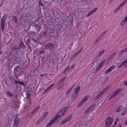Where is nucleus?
<instances>
[{"label":"nucleus","mask_w":127,"mask_h":127,"mask_svg":"<svg viewBox=\"0 0 127 127\" xmlns=\"http://www.w3.org/2000/svg\"><path fill=\"white\" fill-rule=\"evenodd\" d=\"M69 108L68 106H66L60 111L56 115L52 118L49 122L47 124L45 127H49L52 126L54 123L58 122L63 117L66 111Z\"/></svg>","instance_id":"nucleus-1"},{"label":"nucleus","mask_w":127,"mask_h":127,"mask_svg":"<svg viewBox=\"0 0 127 127\" xmlns=\"http://www.w3.org/2000/svg\"><path fill=\"white\" fill-rule=\"evenodd\" d=\"M109 86H108L105 88L97 95L96 97L95 98L94 100H96L98 99L107 91V89L109 88Z\"/></svg>","instance_id":"nucleus-2"},{"label":"nucleus","mask_w":127,"mask_h":127,"mask_svg":"<svg viewBox=\"0 0 127 127\" xmlns=\"http://www.w3.org/2000/svg\"><path fill=\"white\" fill-rule=\"evenodd\" d=\"M6 17V15H4L2 18L1 23V30L3 31L5 24V21Z\"/></svg>","instance_id":"nucleus-3"},{"label":"nucleus","mask_w":127,"mask_h":127,"mask_svg":"<svg viewBox=\"0 0 127 127\" xmlns=\"http://www.w3.org/2000/svg\"><path fill=\"white\" fill-rule=\"evenodd\" d=\"M122 90V89L119 88L117 89L110 96L109 98V99H112L114 96L118 95L121 92Z\"/></svg>","instance_id":"nucleus-4"},{"label":"nucleus","mask_w":127,"mask_h":127,"mask_svg":"<svg viewBox=\"0 0 127 127\" xmlns=\"http://www.w3.org/2000/svg\"><path fill=\"white\" fill-rule=\"evenodd\" d=\"M112 118L110 117H108L105 122V126L108 127L112 124Z\"/></svg>","instance_id":"nucleus-5"},{"label":"nucleus","mask_w":127,"mask_h":127,"mask_svg":"<svg viewBox=\"0 0 127 127\" xmlns=\"http://www.w3.org/2000/svg\"><path fill=\"white\" fill-rule=\"evenodd\" d=\"M73 116V114H71L67 118L65 119L62 121L60 124V125H62L64 124L67 123L68 121H69L71 118Z\"/></svg>","instance_id":"nucleus-6"},{"label":"nucleus","mask_w":127,"mask_h":127,"mask_svg":"<svg viewBox=\"0 0 127 127\" xmlns=\"http://www.w3.org/2000/svg\"><path fill=\"white\" fill-rule=\"evenodd\" d=\"M106 33V31L103 32L100 35H99L97 39L96 40V41L94 42V44H95L97 42H99L100 40L104 36Z\"/></svg>","instance_id":"nucleus-7"},{"label":"nucleus","mask_w":127,"mask_h":127,"mask_svg":"<svg viewBox=\"0 0 127 127\" xmlns=\"http://www.w3.org/2000/svg\"><path fill=\"white\" fill-rule=\"evenodd\" d=\"M19 118L17 117L15 119L13 126L14 127H15L18 126L19 124Z\"/></svg>","instance_id":"nucleus-8"},{"label":"nucleus","mask_w":127,"mask_h":127,"mask_svg":"<svg viewBox=\"0 0 127 127\" xmlns=\"http://www.w3.org/2000/svg\"><path fill=\"white\" fill-rule=\"evenodd\" d=\"M54 47L53 44L52 43H49L46 44L44 46V48L47 49L48 48H50L51 49L53 48Z\"/></svg>","instance_id":"nucleus-9"},{"label":"nucleus","mask_w":127,"mask_h":127,"mask_svg":"<svg viewBox=\"0 0 127 127\" xmlns=\"http://www.w3.org/2000/svg\"><path fill=\"white\" fill-rule=\"evenodd\" d=\"M116 54V52H115L112 54L108 58L106 62L107 63L109 62L115 56Z\"/></svg>","instance_id":"nucleus-10"},{"label":"nucleus","mask_w":127,"mask_h":127,"mask_svg":"<svg viewBox=\"0 0 127 127\" xmlns=\"http://www.w3.org/2000/svg\"><path fill=\"white\" fill-rule=\"evenodd\" d=\"M34 26L36 28L37 32L40 31V29L41 28V27L40 25H39L36 24H35L34 25Z\"/></svg>","instance_id":"nucleus-11"},{"label":"nucleus","mask_w":127,"mask_h":127,"mask_svg":"<svg viewBox=\"0 0 127 127\" xmlns=\"http://www.w3.org/2000/svg\"><path fill=\"white\" fill-rule=\"evenodd\" d=\"M82 50L83 48L82 49L79 50L76 53L74 54L72 56V58H73L74 57H77V56L82 51Z\"/></svg>","instance_id":"nucleus-12"},{"label":"nucleus","mask_w":127,"mask_h":127,"mask_svg":"<svg viewBox=\"0 0 127 127\" xmlns=\"http://www.w3.org/2000/svg\"><path fill=\"white\" fill-rule=\"evenodd\" d=\"M115 67L114 65H112L110 67L105 70V73H107L110 72Z\"/></svg>","instance_id":"nucleus-13"},{"label":"nucleus","mask_w":127,"mask_h":127,"mask_svg":"<svg viewBox=\"0 0 127 127\" xmlns=\"http://www.w3.org/2000/svg\"><path fill=\"white\" fill-rule=\"evenodd\" d=\"M21 24L27 27V26H28L29 22L28 20H25V19H24V20L21 22Z\"/></svg>","instance_id":"nucleus-14"},{"label":"nucleus","mask_w":127,"mask_h":127,"mask_svg":"<svg viewBox=\"0 0 127 127\" xmlns=\"http://www.w3.org/2000/svg\"><path fill=\"white\" fill-rule=\"evenodd\" d=\"M127 22V15L126 16V17L124 18L123 21L122 22L121 25L122 26L124 25Z\"/></svg>","instance_id":"nucleus-15"},{"label":"nucleus","mask_w":127,"mask_h":127,"mask_svg":"<svg viewBox=\"0 0 127 127\" xmlns=\"http://www.w3.org/2000/svg\"><path fill=\"white\" fill-rule=\"evenodd\" d=\"M80 87L79 86H77L75 89L74 90L75 93H76L77 94V93L80 90Z\"/></svg>","instance_id":"nucleus-16"},{"label":"nucleus","mask_w":127,"mask_h":127,"mask_svg":"<svg viewBox=\"0 0 127 127\" xmlns=\"http://www.w3.org/2000/svg\"><path fill=\"white\" fill-rule=\"evenodd\" d=\"M48 113V112H46L44 113L43 115L42 116V117H41V118L43 120L46 116Z\"/></svg>","instance_id":"nucleus-17"},{"label":"nucleus","mask_w":127,"mask_h":127,"mask_svg":"<svg viewBox=\"0 0 127 127\" xmlns=\"http://www.w3.org/2000/svg\"><path fill=\"white\" fill-rule=\"evenodd\" d=\"M70 66H68L65 69L64 72L66 73L70 71Z\"/></svg>","instance_id":"nucleus-18"},{"label":"nucleus","mask_w":127,"mask_h":127,"mask_svg":"<svg viewBox=\"0 0 127 127\" xmlns=\"http://www.w3.org/2000/svg\"><path fill=\"white\" fill-rule=\"evenodd\" d=\"M126 63L125 61H123L122 62V63L121 64L118 66V67H121L122 66L124 65Z\"/></svg>","instance_id":"nucleus-19"},{"label":"nucleus","mask_w":127,"mask_h":127,"mask_svg":"<svg viewBox=\"0 0 127 127\" xmlns=\"http://www.w3.org/2000/svg\"><path fill=\"white\" fill-rule=\"evenodd\" d=\"M122 107L120 105L119 106L116 110V112H120L122 110Z\"/></svg>","instance_id":"nucleus-20"},{"label":"nucleus","mask_w":127,"mask_h":127,"mask_svg":"<svg viewBox=\"0 0 127 127\" xmlns=\"http://www.w3.org/2000/svg\"><path fill=\"white\" fill-rule=\"evenodd\" d=\"M6 92L9 96L11 97L13 96V95L11 92L9 91H7Z\"/></svg>","instance_id":"nucleus-21"},{"label":"nucleus","mask_w":127,"mask_h":127,"mask_svg":"<svg viewBox=\"0 0 127 127\" xmlns=\"http://www.w3.org/2000/svg\"><path fill=\"white\" fill-rule=\"evenodd\" d=\"M21 73V72L20 71H19L17 70L15 71V75L17 77L18 75H19Z\"/></svg>","instance_id":"nucleus-22"},{"label":"nucleus","mask_w":127,"mask_h":127,"mask_svg":"<svg viewBox=\"0 0 127 127\" xmlns=\"http://www.w3.org/2000/svg\"><path fill=\"white\" fill-rule=\"evenodd\" d=\"M105 51V50H103L101 51H100L99 53V54H98V55L99 58H100V57L101 56L102 54Z\"/></svg>","instance_id":"nucleus-23"},{"label":"nucleus","mask_w":127,"mask_h":127,"mask_svg":"<svg viewBox=\"0 0 127 127\" xmlns=\"http://www.w3.org/2000/svg\"><path fill=\"white\" fill-rule=\"evenodd\" d=\"M95 104H94L90 106L89 107V109H90V110L92 111V110L94 108H95Z\"/></svg>","instance_id":"nucleus-24"},{"label":"nucleus","mask_w":127,"mask_h":127,"mask_svg":"<svg viewBox=\"0 0 127 127\" xmlns=\"http://www.w3.org/2000/svg\"><path fill=\"white\" fill-rule=\"evenodd\" d=\"M89 98V96L88 95H87L83 99V100L85 101L87 100Z\"/></svg>","instance_id":"nucleus-25"},{"label":"nucleus","mask_w":127,"mask_h":127,"mask_svg":"<svg viewBox=\"0 0 127 127\" xmlns=\"http://www.w3.org/2000/svg\"><path fill=\"white\" fill-rule=\"evenodd\" d=\"M85 102L83 100H82L79 103L78 105V107H79L81 106L83 103Z\"/></svg>","instance_id":"nucleus-26"},{"label":"nucleus","mask_w":127,"mask_h":127,"mask_svg":"<svg viewBox=\"0 0 127 127\" xmlns=\"http://www.w3.org/2000/svg\"><path fill=\"white\" fill-rule=\"evenodd\" d=\"M85 102L83 100H82L79 103L78 105V107H79L81 106L83 103Z\"/></svg>","instance_id":"nucleus-27"},{"label":"nucleus","mask_w":127,"mask_h":127,"mask_svg":"<svg viewBox=\"0 0 127 127\" xmlns=\"http://www.w3.org/2000/svg\"><path fill=\"white\" fill-rule=\"evenodd\" d=\"M85 102L83 100H82L79 103L78 105V107H79L81 106L83 103Z\"/></svg>","instance_id":"nucleus-28"},{"label":"nucleus","mask_w":127,"mask_h":127,"mask_svg":"<svg viewBox=\"0 0 127 127\" xmlns=\"http://www.w3.org/2000/svg\"><path fill=\"white\" fill-rule=\"evenodd\" d=\"M46 74H44L41 75H40V76L41 79H45V77H46Z\"/></svg>","instance_id":"nucleus-29"},{"label":"nucleus","mask_w":127,"mask_h":127,"mask_svg":"<svg viewBox=\"0 0 127 127\" xmlns=\"http://www.w3.org/2000/svg\"><path fill=\"white\" fill-rule=\"evenodd\" d=\"M105 60H104L103 61L99 64V66L101 68V67L102 66L103 64L105 62Z\"/></svg>","instance_id":"nucleus-30"},{"label":"nucleus","mask_w":127,"mask_h":127,"mask_svg":"<svg viewBox=\"0 0 127 127\" xmlns=\"http://www.w3.org/2000/svg\"><path fill=\"white\" fill-rule=\"evenodd\" d=\"M97 8H95L93 9L92 10L90 11V12L92 14L94 12H95L97 10Z\"/></svg>","instance_id":"nucleus-31"},{"label":"nucleus","mask_w":127,"mask_h":127,"mask_svg":"<svg viewBox=\"0 0 127 127\" xmlns=\"http://www.w3.org/2000/svg\"><path fill=\"white\" fill-rule=\"evenodd\" d=\"M97 8H95L93 9L92 10L90 11V12L92 14L94 12H95L97 10Z\"/></svg>","instance_id":"nucleus-32"},{"label":"nucleus","mask_w":127,"mask_h":127,"mask_svg":"<svg viewBox=\"0 0 127 127\" xmlns=\"http://www.w3.org/2000/svg\"><path fill=\"white\" fill-rule=\"evenodd\" d=\"M97 8H95L93 9L92 10L90 11V12L92 14L94 12H95L97 10Z\"/></svg>","instance_id":"nucleus-33"},{"label":"nucleus","mask_w":127,"mask_h":127,"mask_svg":"<svg viewBox=\"0 0 127 127\" xmlns=\"http://www.w3.org/2000/svg\"><path fill=\"white\" fill-rule=\"evenodd\" d=\"M120 8L118 6L117 8H116L113 11V12L114 13H115L117 12L120 9Z\"/></svg>","instance_id":"nucleus-34"},{"label":"nucleus","mask_w":127,"mask_h":127,"mask_svg":"<svg viewBox=\"0 0 127 127\" xmlns=\"http://www.w3.org/2000/svg\"><path fill=\"white\" fill-rule=\"evenodd\" d=\"M33 88L32 87H29L28 88V89L27 90V91L30 92L32 91L33 90Z\"/></svg>","instance_id":"nucleus-35"},{"label":"nucleus","mask_w":127,"mask_h":127,"mask_svg":"<svg viewBox=\"0 0 127 127\" xmlns=\"http://www.w3.org/2000/svg\"><path fill=\"white\" fill-rule=\"evenodd\" d=\"M99 58L98 55H97V56H95V58L93 61L94 62H95L97 60H98Z\"/></svg>","instance_id":"nucleus-36"},{"label":"nucleus","mask_w":127,"mask_h":127,"mask_svg":"<svg viewBox=\"0 0 127 127\" xmlns=\"http://www.w3.org/2000/svg\"><path fill=\"white\" fill-rule=\"evenodd\" d=\"M126 50H125V49H124L122 50L121 51L120 54H123L124 53L126 52Z\"/></svg>","instance_id":"nucleus-37"},{"label":"nucleus","mask_w":127,"mask_h":127,"mask_svg":"<svg viewBox=\"0 0 127 127\" xmlns=\"http://www.w3.org/2000/svg\"><path fill=\"white\" fill-rule=\"evenodd\" d=\"M91 111V110H90V109H89V108L86 110L85 111V113L86 114Z\"/></svg>","instance_id":"nucleus-38"},{"label":"nucleus","mask_w":127,"mask_h":127,"mask_svg":"<svg viewBox=\"0 0 127 127\" xmlns=\"http://www.w3.org/2000/svg\"><path fill=\"white\" fill-rule=\"evenodd\" d=\"M13 17V19H14V21L16 23H17V18L15 17Z\"/></svg>","instance_id":"nucleus-39"},{"label":"nucleus","mask_w":127,"mask_h":127,"mask_svg":"<svg viewBox=\"0 0 127 127\" xmlns=\"http://www.w3.org/2000/svg\"><path fill=\"white\" fill-rule=\"evenodd\" d=\"M26 95L27 96V98H30V93H27Z\"/></svg>","instance_id":"nucleus-40"},{"label":"nucleus","mask_w":127,"mask_h":127,"mask_svg":"<svg viewBox=\"0 0 127 127\" xmlns=\"http://www.w3.org/2000/svg\"><path fill=\"white\" fill-rule=\"evenodd\" d=\"M101 67L98 65V66H97L96 68L95 69V71H98V70H99Z\"/></svg>","instance_id":"nucleus-41"},{"label":"nucleus","mask_w":127,"mask_h":127,"mask_svg":"<svg viewBox=\"0 0 127 127\" xmlns=\"http://www.w3.org/2000/svg\"><path fill=\"white\" fill-rule=\"evenodd\" d=\"M26 98L27 99L28 103H29L30 104L31 103V99L30 98Z\"/></svg>","instance_id":"nucleus-42"},{"label":"nucleus","mask_w":127,"mask_h":127,"mask_svg":"<svg viewBox=\"0 0 127 127\" xmlns=\"http://www.w3.org/2000/svg\"><path fill=\"white\" fill-rule=\"evenodd\" d=\"M126 114V111H123V112L121 113L122 116H123Z\"/></svg>","instance_id":"nucleus-43"},{"label":"nucleus","mask_w":127,"mask_h":127,"mask_svg":"<svg viewBox=\"0 0 127 127\" xmlns=\"http://www.w3.org/2000/svg\"><path fill=\"white\" fill-rule=\"evenodd\" d=\"M43 120L40 118L37 122V124H39Z\"/></svg>","instance_id":"nucleus-44"},{"label":"nucleus","mask_w":127,"mask_h":127,"mask_svg":"<svg viewBox=\"0 0 127 127\" xmlns=\"http://www.w3.org/2000/svg\"><path fill=\"white\" fill-rule=\"evenodd\" d=\"M66 79V78L64 77L63 78H62L61 80H60L62 82H63Z\"/></svg>","instance_id":"nucleus-45"},{"label":"nucleus","mask_w":127,"mask_h":127,"mask_svg":"<svg viewBox=\"0 0 127 127\" xmlns=\"http://www.w3.org/2000/svg\"><path fill=\"white\" fill-rule=\"evenodd\" d=\"M20 81H14V82L15 83L18 84H20Z\"/></svg>","instance_id":"nucleus-46"},{"label":"nucleus","mask_w":127,"mask_h":127,"mask_svg":"<svg viewBox=\"0 0 127 127\" xmlns=\"http://www.w3.org/2000/svg\"><path fill=\"white\" fill-rule=\"evenodd\" d=\"M124 5V4L122 2L119 6L120 8Z\"/></svg>","instance_id":"nucleus-47"},{"label":"nucleus","mask_w":127,"mask_h":127,"mask_svg":"<svg viewBox=\"0 0 127 127\" xmlns=\"http://www.w3.org/2000/svg\"><path fill=\"white\" fill-rule=\"evenodd\" d=\"M92 14H91V13L90 12L88 13V14L87 15V17H88Z\"/></svg>","instance_id":"nucleus-48"},{"label":"nucleus","mask_w":127,"mask_h":127,"mask_svg":"<svg viewBox=\"0 0 127 127\" xmlns=\"http://www.w3.org/2000/svg\"><path fill=\"white\" fill-rule=\"evenodd\" d=\"M71 91V90H69V89L67 91L66 93V95L70 91Z\"/></svg>","instance_id":"nucleus-49"},{"label":"nucleus","mask_w":127,"mask_h":127,"mask_svg":"<svg viewBox=\"0 0 127 127\" xmlns=\"http://www.w3.org/2000/svg\"><path fill=\"white\" fill-rule=\"evenodd\" d=\"M17 48V47L15 46H13L12 48V50H14L15 49Z\"/></svg>","instance_id":"nucleus-50"},{"label":"nucleus","mask_w":127,"mask_h":127,"mask_svg":"<svg viewBox=\"0 0 127 127\" xmlns=\"http://www.w3.org/2000/svg\"><path fill=\"white\" fill-rule=\"evenodd\" d=\"M50 89L49 88V87H48L46 89H45V90L46 91H48Z\"/></svg>","instance_id":"nucleus-51"},{"label":"nucleus","mask_w":127,"mask_h":127,"mask_svg":"<svg viewBox=\"0 0 127 127\" xmlns=\"http://www.w3.org/2000/svg\"><path fill=\"white\" fill-rule=\"evenodd\" d=\"M40 107L39 106H38L37 107L35 108V110H36V111H37V110L38 109H39V108Z\"/></svg>","instance_id":"nucleus-52"},{"label":"nucleus","mask_w":127,"mask_h":127,"mask_svg":"<svg viewBox=\"0 0 127 127\" xmlns=\"http://www.w3.org/2000/svg\"><path fill=\"white\" fill-rule=\"evenodd\" d=\"M63 85H62L61 86H60V87L58 88V90H60L62 87L63 86Z\"/></svg>","instance_id":"nucleus-53"},{"label":"nucleus","mask_w":127,"mask_h":127,"mask_svg":"<svg viewBox=\"0 0 127 127\" xmlns=\"http://www.w3.org/2000/svg\"><path fill=\"white\" fill-rule=\"evenodd\" d=\"M124 84L125 86H127V80L124 83Z\"/></svg>","instance_id":"nucleus-54"},{"label":"nucleus","mask_w":127,"mask_h":127,"mask_svg":"<svg viewBox=\"0 0 127 127\" xmlns=\"http://www.w3.org/2000/svg\"><path fill=\"white\" fill-rule=\"evenodd\" d=\"M127 2V0H125L122 2V3H123L125 5Z\"/></svg>","instance_id":"nucleus-55"},{"label":"nucleus","mask_w":127,"mask_h":127,"mask_svg":"<svg viewBox=\"0 0 127 127\" xmlns=\"http://www.w3.org/2000/svg\"><path fill=\"white\" fill-rule=\"evenodd\" d=\"M20 84L22 85H24V84H25L24 83H23V82H21V81H20Z\"/></svg>","instance_id":"nucleus-56"},{"label":"nucleus","mask_w":127,"mask_h":127,"mask_svg":"<svg viewBox=\"0 0 127 127\" xmlns=\"http://www.w3.org/2000/svg\"><path fill=\"white\" fill-rule=\"evenodd\" d=\"M108 79H107V78H106V79H105L104 80V83H105L107 81H108Z\"/></svg>","instance_id":"nucleus-57"},{"label":"nucleus","mask_w":127,"mask_h":127,"mask_svg":"<svg viewBox=\"0 0 127 127\" xmlns=\"http://www.w3.org/2000/svg\"><path fill=\"white\" fill-rule=\"evenodd\" d=\"M62 82H61V80H59L58 82V85H59V84H60Z\"/></svg>","instance_id":"nucleus-58"},{"label":"nucleus","mask_w":127,"mask_h":127,"mask_svg":"<svg viewBox=\"0 0 127 127\" xmlns=\"http://www.w3.org/2000/svg\"><path fill=\"white\" fill-rule=\"evenodd\" d=\"M13 78H10V80L11 81V82H13V81H14V80H13Z\"/></svg>","instance_id":"nucleus-59"},{"label":"nucleus","mask_w":127,"mask_h":127,"mask_svg":"<svg viewBox=\"0 0 127 127\" xmlns=\"http://www.w3.org/2000/svg\"><path fill=\"white\" fill-rule=\"evenodd\" d=\"M34 113H33V111H32V112H31L30 113V115H31V116L32 115H33V114Z\"/></svg>","instance_id":"nucleus-60"},{"label":"nucleus","mask_w":127,"mask_h":127,"mask_svg":"<svg viewBox=\"0 0 127 127\" xmlns=\"http://www.w3.org/2000/svg\"><path fill=\"white\" fill-rule=\"evenodd\" d=\"M32 111H33V113H35L37 111L36 110H35V109L33 110Z\"/></svg>","instance_id":"nucleus-61"},{"label":"nucleus","mask_w":127,"mask_h":127,"mask_svg":"<svg viewBox=\"0 0 127 127\" xmlns=\"http://www.w3.org/2000/svg\"><path fill=\"white\" fill-rule=\"evenodd\" d=\"M75 64H73V65H72V66L71 67V69L72 68H73V67L75 66Z\"/></svg>","instance_id":"nucleus-62"},{"label":"nucleus","mask_w":127,"mask_h":127,"mask_svg":"<svg viewBox=\"0 0 127 127\" xmlns=\"http://www.w3.org/2000/svg\"><path fill=\"white\" fill-rule=\"evenodd\" d=\"M43 33L46 36L47 35V33L46 32H44Z\"/></svg>","instance_id":"nucleus-63"},{"label":"nucleus","mask_w":127,"mask_h":127,"mask_svg":"<svg viewBox=\"0 0 127 127\" xmlns=\"http://www.w3.org/2000/svg\"><path fill=\"white\" fill-rule=\"evenodd\" d=\"M73 87L72 86H71L70 87L69 89V90H71L73 88Z\"/></svg>","instance_id":"nucleus-64"}]
</instances>
